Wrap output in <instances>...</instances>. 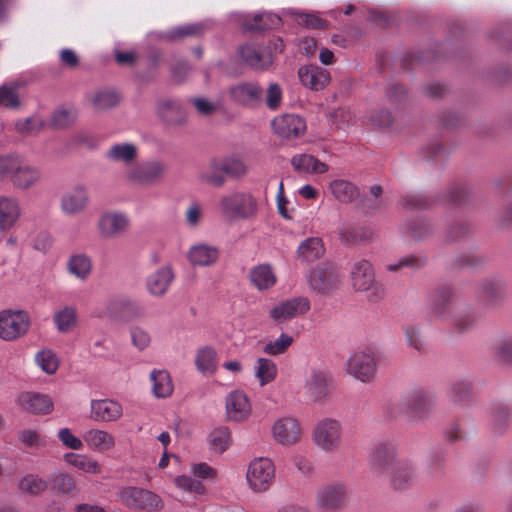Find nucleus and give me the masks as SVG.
I'll return each instance as SVG.
<instances>
[{"instance_id":"nucleus-49","label":"nucleus","mask_w":512,"mask_h":512,"mask_svg":"<svg viewBox=\"0 0 512 512\" xmlns=\"http://www.w3.org/2000/svg\"><path fill=\"white\" fill-rule=\"evenodd\" d=\"M453 293L450 288L442 289L434 299L430 313L433 317L444 319L447 315V305L452 299Z\"/></svg>"},{"instance_id":"nucleus-8","label":"nucleus","mask_w":512,"mask_h":512,"mask_svg":"<svg viewBox=\"0 0 512 512\" xmlns=\"http://www.w3.org/2000/svg\"><path fill=\"white\" fill-rule=\"evenodd\" d=\"M166 171L167 167L163 162L151 160L130 168L126 179L139 186H155L163 182Z\"/></svg>"},{"instance_id":"nucleus-41","label":"nucleus","mask_w":512,"mask_h":512,"mask_svg":"<svg viewBox=\"0 0 512 512\" xmlns=\"http://www.w3.org/2000/svg\"><path fill=\"white\" fill-rule=\"evenodd\" d=\"M197 369L204 376H211L217 369V354L211 347H203L198 350L196 357Z\"/></svg>"},{"instance_id":"nucleus-20","label":"nucleus","mask_w":512,"mask_h":512,"mask_svg":"<svg viewBox=\"0 0 512 512\" xmlns=\"http://www.w3.org/2000/svg\"><path fill=\"white\" fill-rule=\"evenodd\" d=\"M274 132L285 139H295L302 136L306 130L303 118L294 114H285L272 121Z\"/></svg>"},{"instance_id":"nucleus-58","label":"nucleus","mask_w":512,"mask_h":512,"mask_svg":"<svg viewBox=\"0 0 512 512\" xmlns=\"http://www.w3.org/2000/svg\"><path fill=\"white\" fill-rule=\"evenodd\" d=\"M19 441L26 447L39 449L46 445V439L38 431L33 429H24L19 432Z\"/></svg>"},{"instance_id":"nucleus-14","label":"nucleus","mask_w":512,"mask_h":512,"mask_svg":"<svg viewBox=\"0 0 512 512\" xmlns=\"http://www.w3.org/2000/svg\"><path fill=\"white\" fill-rule=\"evenodd\" d=\"M30 326V319L23 311H2L0 313V338L13 341L24 335Z\"/></svg>"},{"instance_id":"nucleus-37","label":"nucleus","mask_w":512,"mask_h":512,"mask_svg":"<svg viewBox=\"0 0 512 512\" xmlns=\"http://www.w3.org/2000/svg\"><path fill=\"white\" fill-rule=\"evenodd\" d=\"M64 460L72 467L88 474L97 475L102 472L101 464L86 454L66 453Z\"/></svg>"},{"instance_id":"nucleus-7","label":"nucleus","mask_w":512,"mask_h":512,"mask_svg":"<svg viewBox=\"0 0 512 512\" xmlns=\"http://www.w3.org/2000/svg\"><path fill=\"white\" fill-rule=\"evenodd\" d=\"M246 480L252 491H267L275 480V466L272 460L266 457L253 459L248 465Z\"/></svg>"},{"instance_id":"nucleus-31","label":"nucleus","mask_w":512,"mask_h":512,"mask_svg":"<svg viewBox=\"0 0 512 512\" xmlns=\"http://www.w3.org/2000/svg\"><path fill=\"white\" fill-rule=\"evenodd\" d=\"M239 57L254 69H265L272 63L271 53H262L254 45H244L239 48Z\"/></svg>"},{"instance_id":"nucleus-4","label":"nucleus","mask_w":512,"mask_h":512,"mask_svg":"<svg viewBox=\"0 0 512 512\" xmlns=\"http://www.w3.org/2000/svg\"><path fill=\"white\" fill-rule=\"evenodd\" d=\"M342 423L332 417H324L318 420L312 429V441L314 445L325 453H334L342 446Z\"/></svg>"},{"instance_id":"nucleus-62","label":"nucleus","mask_w":512,"mask_h":512,"mask_svg":"<svg viewBox=\"0 0 512 512\" xmlns=\"http://www.w3.org/2000/svg\"><path fill=\"white\" fill-rule=\"evenodd\" d=\"M383 188L380 185H373L370 187V195L366 196L362 201V206L367 211H374L383 206V199L381 195Z\"/></svg>"},{"instance_id":"nucleus-2","label":"nucleus","mask_w":512,"mask_h":512,"mask_svg":"<svg viewBox=\"0 0 512 512\" xmlns=\"http://www.w3.org/2000/svg\"><path fill=\"white\" fill-rule=\"evenodd\" d=\"M218 210L222 218L228 222L249 220L257 214L258 201L248 191H234L221 196Z\"/></svg>"},{"instance_id":"nucleus-33","label":"nucleus","mask_w":512,"mask_h":512,"mask_svg":"<svg viewBox=\"0 0 512 512\" xmlns=\"http://www.w3.org/2000/svg\"><path fill=\"white\" fill-rule=\"evenodd\" d=\"M416 481L414 466L408 462L398 463L391 472V484L395 489L404 490Z\"/></svg>"},{"instance_id":"nucleus-63","label":"nucleus","mask_w":512,"mask_h":512,"mask_svg":"<svg viewBox=\"0 0 512 512\" xmlns=\"http://www.w3.org/2000/svg\"><path fill=\"white\" fill-rule=\"evenodd\" d=\"M77 112L73 109H61L54 112L52 124L56 128H65L75 122Z\"/></svg>"},{"instance_id":"nucleus-29","label":"nucleus","mask_w":512,"mask_h":512,"mask_svg":"<svg viewBox=\"0 0 512 512\" xmlns=\"http://www.w3.org/2000/svg\"><path fill=\"white\" fill-rule=\"evenodd\" d=\"M432 402V396L428 392L417 389L406 396L404 405L415 416L423 417L430 410Z\"/></svg>"},{"instance_id":"nucleus-10","label":"nucleus","mask_w":512,"mask_h":512,"mask_svg":"<svg viewBox=\"0 0 512 512\" xmlns=\"http://www.w3.org/2000/svg\"><path fill=\"white\" fill-rule=\"evenodd\" d=\"M330 373L322 367H311L305 374L304 393L314 403H323L329 396Z\"/></svg>"},{"instance_id":"nucleus-36","label":"nucleus","mask_w":512,"mask_h":512,"mask_svg":"<svg viewBox=\"0 0 512 512\" xmlns=\"http://www.w3.org/2000/svg\"><path fill=\"white\" fill-rule=\"evenodd\" d=\"M20 493L37 497L43 494L48 488V482L38 474H27L23 476L17 484Z\"/></svg>"},{"instance_id":"nucleus-24","label":"nucleus","mask_w":512,"mask_h":512,"mask_svg":"<svg viewBox=\"0 0 512 512\" xmlns=\"http://www.w3.org/2000/svg\"><path fill=\"white\" fill-rule=\"evenodd\" d=\"M301 83L311 90H321L330 82L328 70L317 65L302 66L298 70Z\"/></svg>"},{"instance_id":"nucleus-11","label":"nucleus","mask_w":512,"mask_h":512,"mask_svg":"<svg viewBox=\"0 0 512 512\" xmlns=\"http://www.w3.org/2000/svg\"><path fill=\"white\" fill-rule=\"evenodd\" d=\"M398 450L393 441H380L369 453V466L375 475L388 472L397 464Z\"/></svg>"},{"instance_id":"nucleus-12","label":"nucleus","mask_w":512,"mask_h":512,"mask_svg":"<svg viewBox=\"0 0 512 512\" xmlns=\"http://www.w3.org/2000/svg\"><path fill=\"white\" fill-rule=\"evenodd\" d=\"M130 226L128 215L122 211L109 210L103 212L97 220V230L101 238L116 239L124 235Z\"/></svg>"},{"instance_id":"nucleus-13","label":"nucleus","mask_w":512,"mask_h":512,"mask_svg":"<svg viewBox=\"0 0 512 512\" xmlns=\"http://www.w3.org/2000/svg\"><path fill=\"white\" fill-rule=\"evenodd\" d=\"M347 498V487L335 482L318 488L315 495V506L324 512H335L341 509Z\"/></svg>"},{"instance_id":"nucleus-40","label":"nucleus","mask_w":512,"mask_h":512,"mask_svg":"<svg viewBox=\"0 0 512 512\" xmlns=\"http://www.w3.org/2000/svg\"><path fill=\"white\" fill-rule=\"evenodd\" d=\"M329 190L335 199L342 203H349L359 196L358 188L346 180L332 181Z\"/></svg>"},{"instance_id":"nucleus-47","label":"nucleus","mask_w":512,"mask_h":512,"mask_svg":"<svg viewBox=\"0 0 512 512\" xmlns=\"http://www.w3.org/2000/svg\"><path fill=\"white\" fill-rule=\"evenodd\" d=\"M221 168V161L213 160L211 161L209 167L200 173L199 178L209 185L214 187H221L226 181L224 171Z\"/></svg>"},{"instance_id":"nucleus-64","label":"nucleus","mask_w":512,"mask_h":512,"mask_svg":"<svg viewBox=\"0 0 512 512\" xmlns=\"http://www.w3.org/2000/svg\"><path fill=\"white\" fill-rule=\"evenodd\" d=\"M292 15L295 16V19L299 24L313 29L323 28L326 25V21L320 18L315 13H304V12H292Z\"/></svg>"},{"instance_id":"nucleus-54","label":"nucleus","mask_w":512,"mask_h":512,"mask_svg":"<svg viewBox=\"0 0 512 512\" xmlns=\"http://www.w3.org/2000/svg\"><path fill=\"white\" fill-rule=\"evenodd\" d=\"M496 360L504 365H512V338L498 340L493 348Z\"/></svg>"},{"instance_id":"nucleus-27","label":"nucleus","mask_w":512,"mask_h":512,"mask_svg":"<svg viewBox=\"0 0 512 512\" xmlns=\"http://www.w3.org/2000/svg\"><path fill=\"white\" fill-rule=\"evenodd\" d=\"M20 215V206L15 198L0 197V231L7 232L12 229Z\"/></svg>"},{"instance_id":"nucleus-22","label":"nucleus","mask_w":512,"mask_h":512,"mask_svg":"<svg viewBox=\"0 0 512 512\" xmlns=\"http://www.w3.org/2000/svg\"><path fill=\"white\" fill-rule=\"evenodd\" d=\"M157 115L169 126H179L188 119V112L178 100H161L156 106Z\"/></svg>"},{"instance_id":"nucleus-32","label":"nucleus","mask_w":512,"mask_h":512,"mask_svg":"<svg viewBox=\"0 0 512 512\" xmlns=\"http://www.w3.org/2000/svg\"><path fill=\"white\" fill-rule=\"evenodd\" d=\"M53 323L59 333H70L78 324L76 307L66 305L60 307L53 315Z\"/></svg>"},{"instance_id":"nucleus-28","label":"nucleus","mask_w":512,"mask_h":512,"mask_svg":"<svg viewBox=\"0 0 512 512\" xmlns=\"http://www.w3.org/2000/svg\"><path fill=\"white\" fill-rule=\"evenodd\" d=\"M83 439L91 450L98 452L110 451L116 445L115 437L110 432L96 428L85 431Z\"/></svg>"},{"instance_id":"nucleus-55","label":"nucleus","mask_w":512,"mask_h":512,"mask_svg":"<svg viewBox=\"0 0 512 512\" xmlns=\"http://www.w3.org/2000/svg\"><path fill=\"white\" fill-rule=\"evenodd\" d=\"M341 238L348 243H366L372 238V232L365 227H351L341 232Z\"/></svg>"},{"instance_id":"nucleus-3","label":"nucleus","mask_w":512,"mask_h":512,"mask_svg":"<svg viewBox=\"0 0 512 512\" xmlns=\"http://www.w3.org/2000/svg\"><path fill=\"white\" fill-rule=\"evenodd\" d=\"M117 501L133 512H160L162 498L155 492L138 486H122L116 492Z\"/></svg>"},{"instance_id":"nucleus-23","label":"nucleus","mask_w":512,"mask_h":512,"mask_svg":"<svg viewBox=\"0 0 512 512\" xmlns=\"http://www.w3.org/2000/svg\"><path fill=\"white\" fill-rule=\"evenodd\" d=\"M18 405L22 410L33 414H48L53 409L52 399L45 394L25 392L19 395Z\"/></svg>"},{"instance_id":"nucleus-51","label":"nucleus","mask_w":512,"mask_h":512,"mask_svg":"<svg viewBox=\"0 0 512 512\" xmlns=\"http://www.w3.org/2000/svg\"><path fill=\"white\" fill-rule=\"evenodd\" d=\"M17 83L3 84L0 86V106L6 108H18L20 105Z\"/></svg>"},{"instance_id":"nucleus-48","label":"nucleus","mask_w":512,"mask_h":512,"mask_svg":"<svg viewBox=\"0 0 512 512\" xmlns=\"http://www.w3.org/2000/svg\"><path fill=\"white\" fill-rule=\"evenodd\" d=\"M219 257L216 247L207 244L194 245V265L209 266L214 264Z\"/></svg>"},{"instance_id":"nucleus-44","label":"nucleus","mask_w":512,"mask_h":512,"mask_svg":"<svg viewBox=\"0 0 512 512\" xmlns=\"http://www.w3.org/2000/svg\"><path fill=\"white\" fill-rule=\"evenodd\" d=\"M90 101L93 109L100 112L115 107L120 102V97L115 91L104 89L95 92Z\"/></svg>"},{"instance_id":"nucleus-5","label":"nucleus","mask_w":512,"mask_h":512,"mask_svg":"<svg viewBox=\"0 0 512 512\" xmlns=\"http://www.w3.org/2000/svg\"><path fill=\"white\" fill-rule=\"evenodd\" d=\"M351 283L356 291L367 292L371 302H377L384 297V287L375 280L372 264L367 260H359L351 269Z\"/></svg>"},{"instance_id":"nucleus-16","label":"nucleus","mask_w":512,"mask_h":512,"mask_svg":"<svg viewBox=\"0 0 512 512\" xmlns=\"http://www.w3.org/2000/svg\"><path fill=\"white\" fill-rule=\"evenodd\" d=\"M310 310V301L307 297L300 296L282 301L270 310L271 319L278 323H285L295 317L302 316Z\"/></svg>"},{"instance_id":"nucleus-50","label":"nucleus","mask_w":512,"mask_h":512,"mask_svg":"<svg viewBox=\"0 0 512 512\" xmlns=\"http://www.w3.org/2000/svg\"><path fill=\"white\" fill-rule=\"evenodd\" d=\"M209 441L213 450L224 452L228 449L231 441V433L227 427H218L214 429L209 436Z\"/></svg>"},{"instance_id":"nucleus-59","label":"nucleus","mask_w":512,"mask_h":512,"mask_svg":"<svg viewBox=\"0 0 512 512\" xmlns=\"http://www.w3.org/2000/svg\"><path fill=\"white\" fill-rule=\"evenodd\" d=\"M217 475V470L211 465L205 462L194 463V479L212 484L216 481Z\"/></svg>"},{"instance_id":"nucleus-61","label":"nucleus","mask_w":512,"mask_h":512,"mask_svg":"<svg viewBox=\"0 0 512 512\" xmlns=\"http://www.w3.org/2000/svg\"><path fill=\"white\" fill-rule=\"evenodd\" d=\"M406 342L409 347L421 351L424 347L425 341L421 328L417 325H408L405 328Z\"/></svg>"},{"instance_id":"nucleus-17","label":"nucleus","mask_w":512,"mask_h":512,"mask_svg":"<svg viewBox=\"0 0 512 512\" xmlns=\"http://www.w3.org/2000/svg\"><path fill=\"white\" fill-rule=\"evenodd\" d=\"M252 413V405L245 392L233 390L225 397V414L231 422H244Z\"/></svg>"},{"instance_id":"nucleus-42","label":"nucleus","mask_w":512,"mask_h":512,"mask_svg":"<svg viewBox=\"0 0 512 512\" xmlns=\"http://www.w3.org/2000/svg\"><path fill=\"white\" fill-rule=\"evenodd\" d=\"M472 387L473 384L469 377L457 378L451 383L449 397L454 403L463 404L470 399Z\"/></svg>"},{"instance_id":"nucleus-30","label":"nucleus","mask_w":512,"mask_h":512,"mask_svg":"<svg viewBox=\"0 0 512 512\" xmlns=\"http://www.w3.org/2000/svg\"><path fill=\"white\" fill-rule=\"evenodd\" d=\"M66 268L70 275L80 281H85L92 273V259L84 253L72 254L67 261Z\"/></svg>"},{"instance_id":"nucleus-46","label":"nucleus","mask_w":512,"mask_h":512,"mask_svg":"<svg viewBox=\"0 0 512 512\" xmlns=\"http://www.w3.org/2000/svg\"><path fill=\"white\" fill-rule=\"evenodd\" d=\"M153 383L152 391L158 398H165L172 394L173 384L168 372L163 370L153 371L150 375Z\"/></svg>"},{"instance_id":"nucleus-38","label":"nucleus","mask_w":512,"mask_h":512,"mask_svg":"<svg viewBox=\"0 0 512 512\" xmlns=\"http://www.w3.org/2000/svg\"><path fill=\"white\" fill-rule=\"evenodd\" d=\"M250 280L258 290H267L275 285L276 276L270 265L262 264L251 270Z\"/></svg>"},{"instance_id":"nucleus-43","label":"nucleus","mask_w":512,"mask_h":512,"mask_svg":"<svg viewBox=\"0 0 512 512\" xmlns=\"http://www.w3.org/2000/svg\"><path fill=\"white\" fill-rule=\"evenodd\" d=\"M254 375L259 384L265 386L276 378L277 366L271 359L260 357L255 362Z\"/></svg>"},{"instance_id":"nucleus-35","label":"nucleus","mask_w":512,"mask_h":512,"mask_svg":"<svg viewBox=\"0 0 512 512\" xmlns=\"http://www.w3.org/2000/svg\"><path fill=\"white\" fill-rule=\"evenodd\" d=\"M325 253L323 242L318 237L307 238L300 243L296 251L297 258L303 262H314Z\"/></svg>"},{"instance_id":"nucleus-26","label":"nucleus","mask_w":512,"mask_h":512,"mask_svg":"<svg viewBox=\"0 0 512 512\" xmlns=\"http://www.w3.org/2000/svg\"><path fill=\"white\" fill-rule=\"evenodd\" d=\"M173 279L174 273L171 267L163 266L147 277V290L152 296L161 297L168 291Z\"/></svg>"},{"instance_id":"nucleus-53","label":"nucleus","mask_w":512,"mask_h":512,"mask_svg":"<svg viewBox=\"0 0 512 512\" xmlns=\"http://www.w3.org/2000/svg\"><path fill=\"white\" fill-rule=\"evenodd\" d=\"M293 343V337L282 333L277 339L269 341L263 347V352L271 356L284 354Z\"/></svg>"},{"instance_id":"nucleus-45","label":"nucleus","mask_w":512,"mask_h":512,"mask_svg":"<svg viewBox=\"0 0 512 512\" xmlns=\"http://www.w3.org/2000/svg\"><path fill=\"white\" fill-rule=\"evenodd\" d=\"M106 157L114 162L130 163L137 157V148L131 143H121L111 146Z\"/></svg>"},{"instance_id":"nucleus-18","label":"nucleus","mask_w":512,"mask_h":512,"mask_svg":"<svg viewBox=\"0 0 512 512\" xmlns=\"http://www.w3.org/2000/svg\"><path fill=\"white\" fill-rule=\"evenodd\" d=\"M230 98L237 104L256 107L263 101V89L254 81H241L229 88Z\"/></svg>"},{"instance_id":"nucleus-15","label":"nucleus","mask_w":512,"mask_h":512,"mask_svg":"<svg viewBox=\"0 0 512 512\" xmlns=\"http://www.w3.org/2000/svg\"><path fill=\"white\" fill-rule=\"evenodd\" d=\"M271 435L278 444L282 446H293L300 442L302 429L296 418L283 416L273 423Z\"/></svg>"},{"instance_id":"nucleus-19","label":"nucleus","mask_w":512,"mask_h":512,"mask_svg":"<svg viewBox=\"0 0 512 512\" xmlns=\"http://www.w3.org/2000/svg\"><path fill=\"white\" fill-rule=\"evenodd\" d=\"M89 203L87 189L82 185H76L63 193L60 199L61 211L67 216H75L82 213Z\"/></svg>"},{"instance_id":"nucleus-34","label":"nucleus","mask_w":512,"mask_h":512,"mask_svg":"<svg viewBox=\"0 0 512 512\" xmlns=\"http://www.w3.org/2000/svg\"><path fill=\"white\" fill-rule=\"evenodd\" d=\"M292 167L299 173L323 174L328 166L309 154H297L291 158Z\"/></svg>"},{"instance_id":"nucleus-52","label":"nucleus","mask_w":512,"mask_h":512,"mask_svg":"<svg viewBox=\"0 0 512 512\" xmlns=\"http://www.w3.org/2000/svg\"><path fill=\"white\" fill-rule=\"evenodd\" d=\"M35 361L40 369L47 374H54L59 367L58 358L51 350L39 351L35 356Z\"/></svg>"},{"instance_id":"nucleus-57","label":"nucleus","mask_w":512,"mask_h":512,"mask_svg":"<svg viewBox=\"0 0 512 512\" xmlns=\"http://www.w3.org/2000/svg\"><path fill=\"white\" fill-rule=\"evenodd\" d=\"M220 161L222 164L221 169L224 171L225 176L241 177L247 171L245 163L237 157L226 158Z\"/></svg>"},{"instance_id":"nucleus-9","label":"nucleus","mask_w":512,"mask_h":512,"mask_svg":"<svg viewBox=\"0 0 512 512\" xmlns=\"http://www.w3.org/2000/svg\"><path fill=\"white\" fill-rule=\"evenodd\" d=\"M346 373L357 381L370 383L377 373V361L372 352L357 351L345 363Z\"/></svg>"},{"instance_id":"nucleus-60","label":"nucleus","mask_w":512,"mask_h":512,"mask_svg":"<svg viewBox=\"0 0 512 512\" xmlns=\"http://www.w3.org/2000/svg\"><path fill=\"white\" fill-rule=\"evenodd\" d=\"M426 264V259L415 255H406L398 260V262L387 265V270L397 271L401 268L407 267L412 269H419Z\"/></svg>"},{"instance_id":"nucleus-21","label":"nucleus","mask_w":512,"mask_h":512,"mask_svg":"<svg viewBox=\"0 0 512 512\" xmlns=\"http://www.w3.org/2000/svg\"><path fill=\"white\" fill-rule=\"evenodd\" d=\"M123 414L122 405L112 399H93L90 402V418L98 422H114Z\"/></svg>"},{"instance_id":"nucleus-39","label":"nucleus","mask_w":512,"mask_h":512,"mask_svg":"<svg viewBox=\"0 0 512 512\" xmlns=\"http://www.w3.org/2000/svg\"><path fill=\"white\" fill-rule=\"evenodd\" d=\"M51 488L59 495H72L77 485L74 478L63 471L56 470L50 476Z\"/></svg>"},{"instance_id":"nucleus-6","label":"nucleus","mask_w":512,"mask_h":512,"mask_svg":"<svg viewBox=\"0 0 512 512\" xmlns=\"http://www.w3.org/2000/svg\"><path fill=\"white\" fill-rule=\"evenodd\" d=\"M306 279L307 285L312 292L318 295H328L338 288L340 274L333 263L324 262L312 268Z\"/></svg>"},{"instance_id":"nucleus-25","label":"nucleus","mask_w":512,"mask_h":512,"mask_svg":"<svg viewBox=\"0 0 512 512\" xmlns=\"http://www.w3.org/2000/svg\"><path fill=\"white\" fill-rule=\"evenodd\" d=\"M139 306L127 296L119 295L111 298L106 305V314L115 319H128L137 316Z\"/></svg>"},{"instance_id":"nucleus-56","label":"nucleus","mask_w":512,"mask_h":512,"mask_svg":"<svg viewBox=\"0 0 512 512\" xmlns=\"http://www.w3.org/2000/svg\"><path fill=\"white\" fill-rule=\"evenodd\" d=\"M283 98V92L279 84L272 82L268 85L265 95L264 103L268 109L275 111L280 108Z\"/></svg>"},{"instance_id":"nucleus-1","label":"nucleus","mask_w":512,"mask_h":512,"mask_svg":"<svg viewBox=\"0 0 512 512\" xmlns=\"http://www.w3.org/2000/svg\"><path fill=\"white\" fill-rule=\"evenodd\" d=\"M0 179L9 181L16 189L28 190L42 180L41 170L17 155L0 156Z\"/></svg>"}]
</instances>
